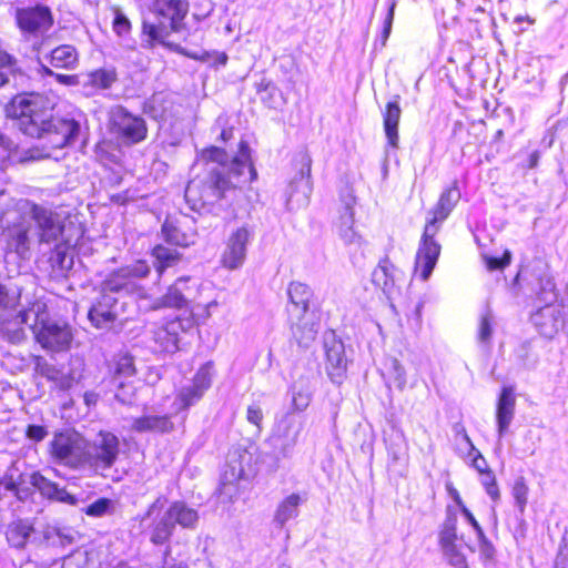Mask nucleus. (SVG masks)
<instances>
[{
  "instance_id": "56",
  "label": "nucleus",
  "mask_w": 568,
  "mask_h": 568,
  "mask_svg": "<svg viewBox=\"0 0 568 568\" xmlns=\"http://www.w3.org/2000/svg\"><path fill=\"white\" fill-rule=\"evenodd\" d=\"M555 568H568V532L562 537V541L555 561Z\"/></svg>"
},
{
  "instance_id": "55",
  "label": "nucleus",
  "mask_w": 568,
  "mask_h": 568,
  "mask_svg": "<svg viewBox=\"0 0 568 568\" xmlns=\"http://www.w3.org/2000/svg\"><path fill=\"white\" fill-rule=\"evenodd\" d=\"M20 293L10 292L3 284L0 283V307L7 308L14 306Z\"/></svg>"
},
{
  "instance_id": "52",
  "label": "nucleus",
  "mask_w": 568,
  "mask_h": 568,
  "mask_svg": "<svg viewBox=\"0 0 568 568\" xmlns=\"http://www.w3.org/2000/svg\"><path fill=\"white\" fill-rule=\"evenodd\" d=\"M484 260L489 271L503 270L510 264L511 253L509 251H505L501 258L484 256Z\"/></svg>"
},
{
  "instance_id": "18",
  "label": "nucleus",
  "mask_w": 568,
  "mask_h": 568,
  "mask_svg": "<svg viewBox=\"0 0 568 568\" xmlns=\"http://www.w3.org/2000/svg\"><path fill=\"white\" fill-rule=\"evenodd\" d=\"M325 369L333 383L339 384L347 369V357L342 341L334 333L324 337Z\"/></svg>"
},
{
  "instance_id": "40",
  "label": "nucleus",
  "mask_w": 568,
  "mask_h": 568,
  "mask_svg": "<svg viewBox=\"0 0 568 568\" xmlns=\"http://www.w3.org/2000/svg\"><path fill=\"white\" fill-rule=\"evenodd\" d=\"M43 536L52 545L61 547L70 546L75 540L74 534L71 530L59 527H47Z\"/></svg>"
},
{
  "instance_id": "21",
  "label": "nucleus",
  "mask_w": 568,
  "mask_h": 568,
  "mask_svg": "<svg viewBox=\"0 0 568 568\" xmlns=\"http://www.w3.org/2000/svg\"><path fill=\"white\" fill-rule=\"evenodd\" d=\"M161 232L168 243L182 247L194 244L197 237L194 222L186 216L181 220L166 219Z\"/></svg>"
},
{
  "instance_id": "13",
  "label": "nucleus",
  "mask_w": 568,
  "mask_h": 568,
  "mask_svg": "<svg viewBox=\"0 0 568 568\" xmlns=\"http://www.w3.org/2000/svg\"><path fill=\"white\" fill-rule=\"evenodd\" d=\"M113 130L130 143H139L146 138L148 129L144 120L131 114L123 106H115L110 112Z\"/></svg>"
},
{
  "instance_id": "50",
  "label": "nucleus",
  "mask_w": 568,
  "mask_h": 568,
  "mask_svg": "<svg viewBox=\"0 0 568 568\" xmlns=\"http://www.w3.org/2000/svg\"><path fill=\"white\" fill-rule=\"evenodd\" d=\"M481 484L484 485L486 493L494 499L498 500L500 493L496 483V477L490 469L480 473Z\"/></svg>"
},
{
  "instance_id": "43",
  "label": "nucleus",
  "mask_w": 568,
  "mask_h": 568,
  "mask_svg": "<svg viewBox=\"0 0 568 568\" xmlns=\"http://www.w3.org/2000/svg\"><path fill=\"white\" fill-rule=\"evenodd\" d=\"M456 544H458L457 519L456 517H448L439 532V545L444 548Z\"/></svg>"
},
{
  "instance_id": "34",
  "label": "nucleus",
  "mask_w": 568,
  "mask_h": 568,
  "mask_svg": "<svg viewBox=\"0 0 568 568\" xmlns=\"http://www.w3.org/2000/svg\"><path fill=\"white\" fill-rule=\"evenodd\" d=\"M292 412H304L312 400L313 389L308 378L302 377L292 385Z\"/></svg>"
},
{
  "instance_id": "6",
  "label": "nucleus",
  "mask_w": 568,
  "mask_h": 568,
  "mask_svg": "<svg viewBox=\"0 0 568 568\" xmlns=\"http://www.w3.org/2000/svg\"><path fill=\"white\" fill-rule=\"evenodd\" d=\"M195 315L178 316L168 321L154 331L153 339L161 352L175 353L184 343V336L191 335L196 329Z\"/></svg>"
},
{
  "instance_id": "2",
  "label": "nucleus",
  "mask_w": 568,
  "mask_h": 568,
  "mask_svg": "<svg viewBox=\"0 0 568 568\" xmlns=\"http://www.w3.org/2000/svg\"><path fill=\"white\" fill-rule=\"evenodd\" d=\"M6 112L8 116L18 120V126L24 134L47 139L48 144L54 149L73 143L80 133L78 121L53 118L49 101L38 93L16 95Z\"/></svg>"
},
{
  "instance_id": "4",
  "label": "nucleus",
  "mask_w": 568,
  "mask_h": 568,
  "mask_svg": "<svg viewBox=\"0 0 568 568\" xmlns=\"http://www.w3.org/2000/svg\"><path fill=\"white\" fill-rule=\"evenodd\" d=\"M19 318L30 326L42 348L57 353L69 349L73 339L71 327L64 322L50 318L44 302L34 301L19 313Z\"/></svg>"
},
{
  "instance_id": "38",
  "label": "nucleus",
  "mask_w": 568,
  "mask_h": 568,
  "mask_svg": "<svg viewBox=\"0 0 568 568\" xmlns=\"http://www.w3.org/2000/svg\"><path fill=\"white\" fill-rule=\"evenodd\" d=\"M152 255L155 258V268L160 275L166 268L176 265L182 258V255L176 250L169 248L161 244L153 248Z\"/></svg>"
},
{
  "instance_id": "12",
  "label": "nucleus",
  "mask_w": 568,
  "mask_h": 568,
  "mask_svg": "<svg viewBox=\"0 0 568 568\" xmlns=\"http://www.w3.org/2000/svg\"><path fill=\"white\" fill-rule=\"evenodd\" d=\"M120 290H106V280L102 284L99 297L91 305L88 317L97 328H110L119 317V303L114 294Z\"/></svg>"
},
{
  "instance_id": "10",
  "label": "nucleus",
  "mask_w": 568,
  "mask_h": 568,
  "mask_svg": "<svg viewBox=\"0 0 568 568\" xmlns=\"http://www.w3.org/2000/svg\"><path fill=\"white\" fill-rule=\"evenodd\" d=\"M6 223L3 236L7 246L16 252L20 257L27 258L30 253L31 245V223L27 215L18 212V204L16 210L4 213L2 220Z\"/></svg>"
},
{
  "instance_id": "23",
  "label": "nucleus",
  "mask_w": 568,
  "mask_h": 568,
  "mask_svg": "<svg viewBox=\"0 0 568 568\" xmlns=\"http://www.w3.org/2000/svg\"><path fill=\"white\" fill-rule=\"evenodd\" d=\"M402 277L403 273L387 258L381 261L372 274L373 283L381 287L388 298L398 291Z\"/></svg>"
},
{
  "instance_id": "58",
  "label": "nucleus",
  "mask_w": 568,
  "mask_h": 568,
  "mask_svg": "<svg viewBox=\"0 0 568 568\" xmlns=\"http://www.w3.org/2000/svg\"><path fill=\"white\" fill-rule=\"evenodd\" d=\"M395 7H396V1L393 0L389 4V8H388V13L385 18V21H384V28H383V32H382V41H383V44H385V42L387 41L389 34H390V31H392V26H393V21H394V12H395Z\"/></svg>"
},
{
  "instance_id": "9",
  "label": "nucleus",
  "mask_w": 568,
  "mask_h": 568,
  "mask_svg": "<svg viewBox=\"0 0 568 568\" xmlns=\"http://www.w3.org/2000/svg\"><path fill=\"white\" fill-rule=\"evenodd\" d=\"M155 11L163 18L160 26L143 23V32L150 37V42L162 41L166 29L179 31L181 21L187 12V3L184 0H155Z\"/></svg>"
},
{
  "instance_id": "48",
  "label": "nucleus",
  "mask_w": 568,
  "mask_h": 568,
  "mask_svg": "<svg viewBox=\"0 0 568 568\" xmlns=\"http://www.w3.org/2000/svg\"><path fill=\"white\" fill-rule=\"evenodd\" d=\"M527 495L528 486L526 485L525 478H517L513 486V497L515 498L516 505L519 508L520 513H524V509L526 507Z\"/></svg>"
},
{
  "instance_id": "30",
  "label": "nucleus",
  "mask_w": 568,
  "mask_h": 568,
  "mask_svg": "<svg viewBox=\"0 0 568 568\" xmlns=\"http://www.w3.org/2000/svg\"><path fill=\"white\" fill-rule=\"evenodd\" d=\"M287 294L292 304L290 314L310 312L308 305L313 293L308 285L301 282H292L288 285Z\"/></svg>"
},
{
  "instance_id": "8",
  "label": "nucleus",
  "mask_w": 568,
  "mask_h": 568,
  "mask_svg": "<svg viewBox=\"0 0 568 568\" xmlns=\"http://www.w3.org/2000/svg\"><path fill=\"white\" fill-rule=\"evenodd\" d=\"M303 428L304 418L293 412H287L275 423L270 444L276 458H287L292 455Z\"/></svg>"
},
{
  "instance_id": "49",
  "label": "nucleus",
  "mask_w": 568,
  "mask_h": 568,
  "mask_svg": "<svg viewBox=\"0 0 568 568\" xmlns=\"http://www.w3.org/2000/svg\"><path fill=\"white\" fill-rule=\"evenodd\" d=\"M539 300L546 305L554 304L557 300L556 285L550 277L540 281Z\"/></svg>"
},
{
  "instance_id": "16",
  "label": "nucleus",
  "mask_w": 568,
  "mask_h": 568,
  "mask_svg": "<svg viewBox=\"0 0 568 568\" xmlns=\"http://www.w3.org/2000/svg\"><path fill=\"white\" fill-rule=\"evenodd\" d=\"M252 236L253 231L247 226H241L230 234L222 255V264L226 268L236 270L243 265Z\"/></svg>"
},
{
  "instance_id": "44",
  "label": "nucleus",
  "mask_w": 568,
  "mask_h": 568,
  "mask_svg": "<svg viewBox=\"0 0 568 568\" xmlns=\"http://www.w3.org/2000/svg\"><path fill=\"white\" fill-rule=\"evenodd\" d=\"M388 374L395 387L399 390H404L407 384L406 371L402 363L395 357L388 359Z\"/></svg>"
},
{
  "instance_id": "19",
  "label": "nucleus",
  "mask_w": 568,
  "mask_h": 568,
  "mask_svg": "<svg viewBox=\"0 0 568 568\" xmlns=\"http://www.w3.org/2000/svg\"><path fill=\"white\" fill-rule=\"evenodd\" d=\"M213 378V365L206 363L196 372L191 385L183 387L176 400L180 408L186 409L202 398L204 393L211 387Z\"/></svg>"
},
{
  "instance_id": "35",
  "label": "nucleus",
  "mask_w": 568,
  "mask_h": 568,
  "mask_svg": "<svg viewBox=\"0 0 568 568\" xmlns=\"http://www.w3.org/2000/svg\"><path fill=\"white\" fill-rule=\"evenodd\" d=\"M175 528V521L172 520L168 510L159 518H155L151 525L150 541L154 545H164L171 538Z\"/></svg>"
},
{
  "instance_id": "53",
  "label": "nucleus",
  "mask_w": 568,
  "mask_h": 568,
  "mask_svg": "<svg viewBox=\"0 0 568 568\" xmlns=\"http://www.w3.org/2000/svg\"><path fill=\"white\" fill-rule=\"evenodd\" d=\"M135 372L133 358L131 356H122L115 366V374L119 376H132Z\"/></svg>"
},
{
  "instance_id": "39",
  "label": "nucleus",
  "mask_w": 568,
  "mask_h": 568,
  "mask_svg": "<svg viewBox=\"0 0 568 568\" xmlns=\"http://www.w3.org/2000/svg\"><path fill=\"white\" fill-rule=\"evenodd\" d=\"M23 74L18 71L16 60L7 52H0V87L22 78Z\"/></svg>"
},
{
  "instance_id": "64",
  "label": "nucleus",
  "mask_w": 568,
  "mask_h": 568,
  "mask_svg": "<svg viewBox=\"0 0 568 568\" xmlns=\"http://www.w3.org/2000/svg\"><path fill=\"white\" fill-rule=\"evenodd\" d=\"M479 542V548L481 554L486 558H491L494 555V547L491 542L487 539V537L484 535V538H477Z\"/></svg>"
},
{
  "instance_id": "37",
  "label": "nucleus",
  "mask_w": 568,
  "mask_h": 568,
  "mask_svg": "<svg viewBox=\"0 0 568 568\" xmlns=\"http://www.w3.org/2000/svg\"><path fill=\"white\" fill-rule=\"evenodd\" d=\"M33 532V526L26 520H17L8 526L6 536L8 542L18 549L26 547L28 539Z\"/></svg>"
},
{
  "instance_id": "7",
  "label": "nucleus",
  "mask_w": 568,
  "mask_h": 568,
  "mask_svg": "<svg viewBox=\"0 0 568 568\" xmlns=\"http://www.w3.org/2000/svg\"><path fill=\"white\" fill-rule=\"evenodd\" d=\"M50 454L59 464L77 468L85 464V439L74 430L58 433L50 443Z\"/></svg>"
},
{
  "instance_id": "42",
  "label": "nucleus",
  "mask_w": 568,
  "mask_h": 568,
  "mask_svg": "<svg viewBox=\"0 0 568 568\" xmlns=\"http://www.w3.org/2000/svg\"><path fill=\"white\" fill-rule=\"evenodd\" d=\"M115 510V503L109 498H99L92 504L88 505L83 511L90 516L100 518L113 514Z\"/></svg>"
},
{
  "instance_id": "60",
  "label": "nucleus",
  "mask_w": 568,
  "mask_h": 568,
  "mask_svg": "<svg viewBox=\"0 0 568 568\" xmlns=\"http://www.w3.org/2000/svg\"><path fill=\"white\" fill-rule=\"evenodd\" d=\"M458 506L460 507V510L465 518L468 520V523L473 526V528L476 531L477 538H484V530L474 517V515L470 513V510L463 504L462 500H458Z\"/></svg>"
},
{
  "instance_id": "47",
  "label": "nucleus",
  "mask_w": 568,
  "mask_h": 568,
  "mask_svg": "<svg viewBox=\"0 0 568 568\" xmlns=\"http://www.w3.org/2000/svg\"><path fill=\"white\" fill-rule=\"evenodd\" d=\"M22 467H24L23 463L13 462L7 469L6 474L0 479V485H2L6 490H14V480L18 478V475L21 474V471L23 470Z\"/></svg>"
},
{
  "instance_id": "59",
  "label": "nucleus",
  "mask_w": 568,
  "mask_h": 568,
  "mask_svg": "<svg viewBox=\"0 0 568 568\" xmlns=\"http://www.w3.org/2000/svg\"><path fill=\"white\" fill-rule=\"evenodd\" d=\"M26 435L33 442H41L47 437L48 430L41 425H29L27 427Z\"/></svg>"
},
{
  "instance_id": "57",
  "label": "nucleus",
  "mask_w": 568,
  "mask_h": 568,
  "mask_svg": "<svg viewBox=\"0 0 568 568\" xmlns=\"http://www.w3.org/2000/svg\"><path fill=\"white\" fill-rule=\"evenodd\" d=\"M246 419L248 423L255 425L258 429L261 428V424L263 422V412L260 405L253 404L247 407Z\"/></svg>"
},
{
  "instance_id": "62",
  "label": "nucleus",
  "mask_w": 568,
  "mask_h": 568,
  "mask_svg": "<svg viewBox=\"0 0 568 568\" xmlns=\"http://www.w3.org/2000/svg\"><path fill=\"white\" fill-rule=\"evenodd\" d=\"M41 70L44 74H48V75H52V77H55V79L60 82V83H63V84H73L75 81H74V75H68V74H60V73H54L51 69H49L47 65L42 64L41 63Z\"/></svg>"
},
{
  "instance_id": "27",
  "label": "nucleus",
  "mask_w": 568,
  "mask_h": 568,
  "mask_svg": "<svg viewBox=\"0 0 568 568\" xmlns=\"http://www.w3.org/2000/svg\"><path fill=\"white\" fill-rule=\"evenodd\" d=\"M402 115V109L399 106V95H395L394 100L386 104V109L383 113L384 131L387 138L388 144L392 148L398 146V124Z\"/></svg>"
},
{
  "instance_id": "63",
  "label": "nucleus",
  "mask_w": 568,
  "mask_h": 568,
  "mask_svg": "<svg viewBox=\"0 0 568 568\" xmlns=\"http://www.w3.org/2000/svg\"><path fill=\"white\" fill-rule=\"evenodd\" d=\"M32 473H26L21 471V474L18 475V478L14 480V490L16 495L20 497L19 491L20 489L23 490V487L27 485H30V477Z\"/></svg>"
},
{
  "instance_id": "45",
  "label": "nucleus",
  "mask_w": 568,
  "mask_h": 568,
  "mask_svg": "<svg viewBox=\"0 0 568 568\" xmlns=\"http://www.w3.org/2000/svg\"><path fill=\"white\" fill-rule=\"evenodd\" d=\"M116 74L113 70L100 69L89 74V82L98 89H108L115 81Z\"/></svg>"
},
{
  "instance_id": "5",
  "label": "nucleus",
  "mask_w": 568,
  "mask_h": 568,
  "mask_svg": "<svg viewBox=\"0 0 568 568\" xmlns=\"http://www.w3.org/2000/svg\"><path fill=\"white\" fill-rule=\"evenodd\" d=\"M18 212L36 223L34 235L40 245L60 242L63 224L58 213L26 199L18 201Z\"/></svg>"
},
{
  "instance_id": "14",
  "label": "nucleus",
  "mask_w": 568,
  "mask_h": 568,
  "mask_svg": "<svg viewBox=\"0 0 568 568\" xmlns=\"http://www.w3.org/2000/svg\"><path fill=\"white\" fill-rule=\"evenodd\" d=\"M190 282V277L178 278L162 296L161 305L155 307L190 308V314L194 315L199 288L195 281L191 285Z\"/></svg>"
},
{
  "instance_id": "17",
  "label": "nucleus",
  "mask_w": 568,
  "mask_h": 568,
  "mask_svg": "<svg viewBox=\"0 0 568 568\" xmlns=\"http://www.w3.org/2000/svg\"><path fill=\"white\" fill-rule=\"evenodd\" d=\"M150 271L145 261H136L113 272L106 278V290H120L122 293L132 294L138 290L135 281L146 277Z\"/></svg>"
},
{
  "instance_id": "11",
  "label": "nucleus",
  "mask_w": 568,
  "mask_h": 568,
  "mask_svg": "<svg viewBox=\"0 0 568 568\" xmlns=\"http://www.w3.org/2000/svg\"><path fill=\"white\" fill-rule=\"evenodd\" d=\"M120 453L119 438L110 432H100L92 442H85V464L95 470L110 469Z\"/></svg>"
},
{
  "instance_id": "31",
  "label": "nucleus",
  "mask_w": 568,
  "mask_h": 568,
  "mask_svg": "<svg viewBox=\"0 0 568 568\" xmlns=\"http://www.w3.org/2000/svg\"><path fill=\"white\" fill-rule=\"evenodd\" d=\"M49 63L53 68L73 70L78 67L79 53L74 47L62 44L51 51Z\"/></svg>"
},
{
  "instance_id": "15",
  "label": "nucleus",
  "mask_w": 568,
  "mask_h": 568,
  "mask_svg": "<svg viewBox=\"0 0 568 568\" xmlns=\"http://www.w3.org/2000/svg\"><path fill=\"white\" fill-rule=\"evenodd\" d=\"M16 19L23 33L33 36L43 34L53 24L51 11L44 6L17 9Z\"/></svg>"
},
{
  "instance_id": "41",
  "label": "nucleus",
  "mask_w": 568,
  "mask_h": 568,
  "mask_svg": "<svg viewBox=\"0 0 568 568\" xmlns=\"http://www.w3.org/2000/svg\"><path fill=\"white\" fill-rule=\"evenodd\" d=\"M494 323L493 312L487 307L480 315L478 324L477 338L480 344H489L494 331Z\"/></svg>"
},
{
  "instance_id": "61",
  "label": "nucleus",
  "mask_w": 568,
  "mask_h": 568,
  "mask_svg": "<svg viewBox=\"0 0 568 568\" xmlns=\"http://www.w3.org/2000/svg\"><path fill=\"white\" fill-rule=\"evenodd\" d=\"M465 439L467 440V443L470 445L471 449L476 452V456L473 458V466L474 468L480 474V473H484L486 470H488V465H487V462L486 459L480 455L479 452H477L475 449V447L473 446L469 437L467 434L464 435Z\"/></svg>"
},
{
  "instance_id": "51",
  "label": "nucleus",
  "mask_w": 568,
  "mask_h": 568,
  "mask_svg": "<svg viewBox=\"0 0 568 568\" xmlns=\"http://www.w3.org/2000/svg\"><path fill=\"white\" fill-rule=\"evenodd\" d=\"M53 244H54V251H53L52 255L50 256L52 266L58 267L61 271L69 268L71 266V261L67 264L65 247L60 245L59 242L53 243Z\"/></svg>"
},
{
  "instance_id": "24",
  "label": "nucleus",
  "mask_w": 568,
  "mask_h": 568,
  "mask_svg": "<svg viewBox=\"0 0 568 568\" xmlns=\"http://www.w3.org/2000/svg\"><path fill=\"white\" fill-rule=\"evenodd\" d=\"M292 334L300 346L308 347L315 341L318 324L313 312L291 314Z\"/></svg>"
},
{
  "instance_id": "29",
  "label": "nucleus",
  "mask_w": 568,
  "mask_h": 568,
  "mask_svg": "<svg viewBox=\"0 0 568 568\" xmlns=\"http://www.w3.org/2000/svg\"><path fill=\"white\" fill-rule=\"evenodd\" d=\"M131 428L139 433H169L173 429V423L166 415H143L132 419Z\"/></svg>"
},
{
  "instance_id": "46",
  "label": "nucleus",
  "mask_w": 568,
  "mask_h": 568,
  "mask_svg": "<svg viewBox=\"0 0 568 568\" xmlns=\"http://www.w3.org/2000/svg\"><path fill=\"white\" fill-rule=\"evenodd\" d=\"M444 556L448 562L455 568H467V562L464 554L462 552L460 545H452L442 548Z\"/></svg>"
},
{
  "instance_id": "20",
  "label": "nucleus",
  "mask_w": 568,
  "mask_h": 568,
  "mask_svg": "<svg viewBox=\"0 0 568 568\" xmlns=\"http://www.w3.org/2000/svg\"><path fill=\"white\" fill-rule=\"evenodd\" d=\"M566 310L559 304H548L540 307L532 316L538 332L546 338H552L564 328Z\"/></svg>"
},
{
  "instance_id": "28",
  "label": "nucleus",
  "mask_w": 568,
  "mask_h": 568,
  "mask_svg": "<svg viewBox=\"0 0 568 568\" xmlns=\"http://www.w3.org/2000/svg\"><path fill=\"white\" fill-rule=\"evenodd\" d=\"M146 108L150 115L160 121H168L176 114L175 104L171 95L163 92L154 93L149 100Z\"/></svg>"
},
{
  "instance_id": "26",
  "label": "nucleus",
  "mask_w": 568,
  "mask_h": 568,
  "mask_svg": "<svg viewBox=\"0 0 568 568\" xmlns=\"http://www.w3.org/2000/svg\"><path fill=\"white\" fill-rule=\"evenodd\" d=\"M30 486L37 488L40 494L51 500L64 503L75 506L78 498L69 494L64 488H60L57 484L47 479L38 471H32L30 477Z\"/></svg>"
},
{
  "instance_id": "1",
  "label": "nucleus",
  "mask_w": 568,
  "mask_h": 568,
  "mask_svg": "<svg viewBox=\"0 0 568 568\" xmlns=\"http://www.w3.org/2000/svg\"><path fill=\"white\" fill-rule=\"evenodd\" d=\"M197 159L209 168L205 179H194L185 187V200L193 210L212 205L257 178L251 149L245 141L240 142L237 154L231 162L229 154L219 146L202 150Z\"/></svg>"
},
{
  "instance_id": "25",
  "label": "nucleus",
  "mask_w": 568,
  "mask_h": 568,
  "mask_svg": "<svg viewBox=\"0 0 568 568\" xmlns=\"http://www.w3.org/2000/svg\"><path fill=\"white\" fill-rule=\"evenodd\" d=\"M516 408L515 390L511 386L503 387L496 406V422L498 436L503 437L508 430Z\"/></svg>"
},
{
  "instance_id": "33",
  "label": "nucleus",
  "mask_w": 568,
  "mask_h": 568,
  "mask_svg": "<svg viewBox=\"0 0 568 568\" xmlns=\"http://www.w3.org/2000/svg\"><path fill=\"white\" fill-rule=\"evenodd\" d=\"M301 501L302 499L298 494H291L284 498L274 513V524L282 528L288 520L296 518Z\"/></svg>"
},
{
  "instance_id": "22",
  "label": "nucleus",
  "mask_w": 568,
  "mask_h": 568,
  "mask_svg": "<svg viewBox=\"0 0 568 568\" xmlns=\"http://www.w3.org/2000/svg\"><path fill=\"white\" fill-rule=\"evenodd\" d=\"M311 193V163L308 161L306 170H301L298 175L290 183L286 200L287 207L295 210L307 205Z\"/></svg>"
},
{
  "instance_id": "3",
  "label": "nucleus",
  "mask_w": 568,
  "mask_h": 568,
  "mask_svg": "<svg viewBox=\"0 0 568 568\" xmlns=\"http://www.w3.org/2000/svg\"><path fill=\"white\" fill-rule=\"evenodd\" d=\"M459 199L460 192L455 183L442 193L438 203L428 213L415 261V272L419 274L423 281L428 280L440 254L442 247L435 241V236Z\"/></svg>"
},
{
  "instance_id": "54",
  "label": "nucleus",
  "mask_w": 568,
  "mask_h": 568,
  "mask_svg": "<svg viewBox=\"0 0 568 568\" xmlns=\"http://www.w3.org/2000/svg\"><path fill=\"white\" fill-rule=\"evenodd\" d=\"M131 29L129 19L119 10L115 12L113 20V30L118 36H125Z\"/></svg>"
},
{
  "instance_id": "36",
  "label": "nucleus",
  "mask_w": 568,
  "mask_h": 568,
  "mask_svg": "<svg viewBox=\"0 0 568 568\" xmlns=\"http://www.w3.org/2000/svg\"><path fill=\"white\" fill-rule=\"evenodd\" d=\"M338 234L346 245H362V237L354 230V211L351 206H345L339 216Z\"/></svg>"
},
{
  "instance_id": "32",
  "label": "nucleus",
  "mask_w": 568,
  "mask_h": 568,
  "mask_svg": "<svg viewBox=\"0 0 568 568\" xmlns=\"http://www.w3.org/2000/svg\"><path fill=\"white\" fill-rule=\"evenodd\" d=\"M168 513L175 525L186 529L195 528L199 521V514L195 509L189 507L185 503L174 501L168 508Z\"/></svg>"
}]
</instances>
